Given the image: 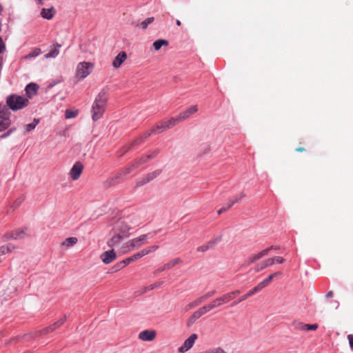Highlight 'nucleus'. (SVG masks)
Returning <instances> with one entry per match:
<instances>
[{"instance_id":"40","label":"nucleus","mask_w":353,"mask_h":353,"mask_svg":"<svg viewBox=\"0 0 353 353\" xmlns=\"http://www.w3.org/2000/svg\"><path fill=\"white\" fill-rule=\"evenodd\" d=\"M38 123H39V120L37 119H34L33 121V123L26 125L25 129H26V132H30L31 130H34Z\"/></svg>"},{"instance_id":"34","label":"nucleus","mask_w":353,"mask_h":353,"mask_svg":"<svg viewBox=\"0 0 353 353\" xmlns=\"http://www.w3.org/2000/svg\"><path fill=\"white\" fill-rule=\"evenodd\" d=\"M268 284L267 283V281L265 280L261 281L259 283H258L252 290H251L252 292H253V294H256L260 290H263L265 287H267Z\"/></svg>"},{"instance_id":"10","label":"nucleus","mask_w":353,"mask_h":353,"mask_svg":"<svg viewBox=\"0 0 353 353\" xmlns=\"http://www.w3.org/2000/svg\"><path fill=\"white\" fill-rule=\"evenodd\" d=\"M210 311V307H208V305L200 307L199 310L195 311L188 319L187 321V325L188 327L191 326L197 319Z\"/></svg>"},{"instance_id":"8","label":"nucleus","mask_w":353,"mask_h":353,"mask_svg":"<svg viewBox=\"0 0 353 353\" xmlns=\"http://www.w3.org/2000/svg\"><path fill=\"white\" fill-rule=\"evenodd\" d=\"M177 123L174 117L167 120H163L151 128V132L154 134H159L163 131L172 128Z\"/></svg>"},{"instance_id":"11","label":"nucleus","mask_w":353,"mask_h":353,"mask_svg":"<svg viewBox=\"0 0 353 353\" xmlns=\"http://www.w3.org/2000/svg\"><path fill=\"white\" fill-rule=\"evenodd\" d=\"M83 165L80 161L76 162L70 170V172H69L70 177L73 181L78 180L80 178L81 175L83 172Z\"/></svg>"},{"instance_id":"56","label":"nucleus","mask_w":353,"mask_h":353,"mask_svg":"<svg viewBox=\"0 0 353 353\" xmlns=\"http://www.w3.org/2000/svg\"><path fill=\"white\" fill-rule=\"evenodd\" d=\"M274 278V275H272V274L269 275V276L264 280L265 281H267V283L269 285Z\"/></svg>"},{"instance_id":"51","label":"nucleus","mask_w":353,"mask_h":353,"mask_svg":"<svg viewBox=\"0 0 353 353\" xmlns=\"http://www.w3.org/2000/svg\"><path fill=\"white\" fill-rule=\"evenodd\" d=\"M205 297H204V296H201L199 298H197L196 299H195L196 302L197 303L198 305H200L201 303H202L203 302H204L205 301Z\"/></svg>"},{"instance_id":"35","label":"nucleus","mask_w":353,"mask_h":353,"mask_svg":"<svg viewBox=\"0 0 353 353\" xmlns=\"http://www.w3.org/2000/svg\"><path fill=\"white\" fill-rule=\"evenodd\" d=\"M268 284L267 283V281L265 280L261 281L259 283H258L252 290H251L252 292H253V294H256L260 290H263L265 287H267Z\"/></svg>"},{"instance_id":"52","label":"nucleus","mask_w":353,"mask_h":353,"mask_svg":"<svg viewBox=\"0 0 353 353\" xmlns=\"http://www.w3.org/2000/svg\"><path fill=\"white\" fill-rule=\"evenodd\" d=\"M215 293H216V291L212 290V291L207 292L203 296H204V297H205V299H208V298L212 296Z\"/></svg>"},{"instance_id":"47","label":"nucleus","mask_w":353,"mask_h":353,"mask_svg":"<svg viewBox=\"0 0 353 353\" xmlns=\"http://www.w3.org/2000/svg\"><path fill=\"white\" fill-rule=\"evenodd\" d=\"M296 328L299 330L305 331V324L301 322L295 323Z\"/></svg>"},{"instance_id":"7","label":"nucleus","mask_w":353,"mask_h":353,"mask_svg":"<svg viewBox=\"0 0 353 353\" xmlns=\"http://www.w3.org/2000/svg\"><path fill=\"white\" fill-rule=\"evenodd\" d=\"M11 113L5 106L0 105V132H2L10 127Z\"/></svg>"},{"instance_id":"38","label":"nucleus","mask_w":353,"mask_h":353,"mask_svg":"<svg viewBox=\"0 0 353 353\" xmlns=\"http://www.w3.org/2000/svg\"><path fill=\"white\" fill-rule=\"evenodd\" d=\"M41 53V50L39 48H34L31 52L27 54L25 58L26 59H31L39 56Z\"/></svg>"},{"instance_id":"63","label":"nucleus","mask_w":353,"mask_h":353,"mask_svg":"<svg viewBox=\"0 0 353 353\" xmlns=\"http://www.w3.org/2000/svg\"><path fill=\"white\" fill-rule=\"evenodd\" d=\"M165 270H163V266L158 270V271H159V272H162V271H165Z\"/></svg>"},{"instance_id":"33","label":"nucleus","mask_w":353,"mask_h":353,"mask_svg":"<svg viewBox=\"0 0 353 353\" xmlns=\"http://www.w3.org/2000/svg\"><path fill=\"white\" fill-rule=\"evenodd\" d=\"M159 248L158 245H152L150 247H148L146 248H144L140 251L142 256H144L145 255L149 254L151 252H155Z\"/></svg>"},{"instance_id":"23","label":"nucleus","mask_w":353,"mask_h":353,"mask_svg":"<svg viewBox=\"0 0 353 353\" xmlns=\"http://www.w3.org/2000/svg\"><path fill=\"white\" fill-rule=\"evenodd\" d=\"M123 239L125 238L124 236H122L119 234L114 232L112 238L109 239L108 241L107 242V245L110 248L115 247L118 245Z\"/></svg>"},{"instance_id":"26","label":"nucleus","mask_w":353,"mask_h":353,"mask_svg":"<svg viewBox=\"0 0 353 353\" xmlns=\"http://www.w3.org/2000/svg\"><path fill=\"white\" fill-rule=\"evenodd\" d=\"M78 241L77 238L76 237H69L65 239L64 241L62 242L61 246L65 247L66 249L72 247Z\"/></svg>"},{"instance_id":"49","label":"nucleus","mask_w":353,"mask_h":353,"mask_svg":"<svg viewBox=\"0 0 353 353\" xmlns=\"http://www.w3.org/2000/svg\"><path fill=\"white\" fill-rule=\"evenodd\" d=\"M16 130V128H10L9 130H8V132L5 134H3L2 136H1V138H6L8 136H10L11 134H12L14 131Z\"/></svg>"},{"instance_id":"12","label":"nucleus","mask_w":353,"mask_h":353,"mask_svg":"<svg viewBox=\"0 0 353 353\" xmlns=\"http://www.w3.org/2000/svg\"><path fill=\"white\" fill-rule=\"evenodd\" d=\"M161 173V171L160 170H157L155 171H153L152 172L147 174L143 177H142L137 181L136 186L137 187L142 186V185L149 183L154 179L157 178Z\"/></svg>"},{"instance_id":"44","label":"nucleus","mask_w":353,"mask_h":353,"mask_svg":"<svg viewBox=\"0 0 353 353\" xmlns=\"http://www.w3.org/2000/svg\"><path fill=\"white\" fill-rule=\"evenodd\" d=\"M318 324H305V331L316 330L318 328Z\"/></svg>"},{"instance_id":"32","label":"nucleus","mask_w":353,"mask_h":353,"mask_svg":"<svg viewBox=\"0 0 353 353\" xmlns=\"http://www.w3.org/2000/svg\"><path fill=\"white\" fill-rule=\"evenodd\" d=\"M52 10H53V8H50V9L43 8L41 11V15L44 19H51L53 17Z\"/></svg>"},{"instance_id":"42","label":"nucleus","mask_w":353,"mask_h":353,"mask_svg":"<svg viewBox=\"0 0 353 353\" xmlns=\"http://www.w3.org/2000/svg\"><path fill=\"white\" fill-rule=\"evenodd\" d=\"M222 236L219 235L210 241L208 242L209 246L210 248H213L214 245H216L221 240Z\"/></svg>"},{"instance_id":"61","label":"nucleus","mask_w":353,"mask_h":353,"mask_svg":"<svg viewBox=\"0 0 353 353\" xmlns=\"http://www.w3.org/2000/svg\"><path fill=\"white\" fill-rule=\"evenodd\" d=\"M281 272H276L272 274V275H274V278L281 275Z\"/></svg>"},{"instance_id":"43","label":"nucleus","mask_w":353,"mask_h":353,"mask_svg":"<svg viewBox=\"0 0 353 353\" xmlns=\"http://www.w3.org/2000/svg\"><path fill=\"white\" fill-rule=\"evenodd\" d=\"M26 335H23V336H14V337H12L10 340H8L6 343V345H11V344H13V343H18L23 337H24Z\"/></svg>"},{"instance_id":"1","label":"nucleus","mask_w":353,"mask_h":353,"mask_svg":"<svg viewBox=\"0 0 353 353\" xmlns=\"http://www.w3.org/2000/svg\"><path fill=\"white\" fill-rule=\"evenodd\" d=\"M108 101V93L105 89H102L96 96L92 105V119L97 121L104 114Z\"/></svg>"},{"instance_id":"60","label":"nucleus","mask_w":353,"mask_h":353,"mask_svg":"<svg viewBox=\"0 0 353 353\" xmlns=\"http://www.w3.org/2000/svg\"><path fill=\"white\" fill-rule=\"evenodd\" d=\"M332 295H333V292H332V291H330V292H328L327 293L326 296H327V298H330V297H332Z\"/></svg>"},{"instance_id":"54","label":"nucleus","mask_w":353,"mask_h":353,"mask_svg":"<svg viewBox=\"0 0 353 353\" xmlns=\"http://www.w3.org/2000/svg\"><path fill=\"white\" fill-rule=\"evenodd\" d=\"M5 50V44L2 40V39L0 37V53L3 52Z\"/></svg>"},{"instance_id":"13","label":"nucleus","mask_w":353,"mask_h":353,"mask_svg":"<svg viewBox=\"0 0 353 353\" xmlns=\"http://www.w3.org/2000/svg\"><path fill=\"white\" fill-rule=\"evenodd\" d=\"M130 229V226L128 225L125 221H119L116 224L114 230V232L119 234L125 238H128L129 236V231Z\"/></svg>"},{"instance_id":"57","label":"nucleus","mask_w":353,"mask_h":353,"mask_svg":"<svg viewBox=\"0 0 353 353\" xmlns=\"http://www.w3.org/2000/svg\"><path fill=\"white\" fill-rule=\"evenodd\" d=\"M125 265H123V263H121V261H120L119 263H118L115 267L117 268V270H119V269H121L123 268V267H125Z\"/></svg>"},{"instance_id":"28","label":"nucleus","mask_w":353,"mask_h":353,"mask_svg":"<svg viewBox=\"0 0 353 353\" xmlns=\"http://www.w3.org/2000/svg\"><path fill=\"white\" fill-rule=\"evenodd\" d=\"M161 284H162V283H161V282H157V283L151 284L147 287H144V288H141V290L137 292V293H138L139 294L145 293L146 292H148L149 290H152L156 288L161 286Z\"/></svg>"},{"instance_id":"20","label":"nucleus","mask_w":353,"mask_h":353,"mask_svg":"<svg viewBox=\"0 0 353 353\" xmlns=\"http://www.w3.org/2000/svg\"><path fill=\"white\" fill-rule=\"evenodd\" d=\"M127 59V54L125 52H120L114 59L112 61V66L114 68H119Z\"/></svg>"},{"instance_id":"45","label":"nucleus","mask_w":353,"mask_h":353,"mask_svg":"<svg viewBox=\"0 0 353 353\" xmlns=\"http://www.w3.org/2000/svg\"><path fill=\"white\" fill-rule=\"evenodd\" d=\"M196 306H198V304L196 302V301L194 300L192 302H191V303H188V305H186V306L185 307V311H188L190 309H192L193 307H195Z\"/></svg>"},{"instance_id":"3","label":"nucleus","mask_w":353,"mask_h":353,"mask_svg":"<svg viewBox=\"0 0 353 353\" xmlns=\"http://www.w3.org/2000/svg\"><path fill=\"white\" fill-rule=\"evenodd\" d=\"M7 105L13 111H17L26 107L29 100L22 96L11 94L6 98Z\"/></svg>"},{"instance_id":"55","label":"nucleus","mask_w":353,"mask_h":353,"mask_svg":"<svg viewBox=\"0 0 353 353\" xmlns=\"http://www.w3.org/2000/svg\"><path fill=\"white\" fill-rule=\"evenodd\" d=\"M245 194L243 192L240 193L239 194L236 195L234 199H237V202H239L240 200H241Z\"/></svg>"},{"instance_id":"30","label":"nucleus","mask_w":353,"mask_h":353,"mask_svg":"<svg viewBox=\"0 0 353 353\" xmlns=\"http://www.w3.org/2000/svg\"><path fill=\"white\" fill-rule=\"evenodd\" d=\"M152 45L155 50H159L163 46H168V41L165 39H158L155 41Z\"/></svg>"},{"instance_id":"9","label":"nucleus","mask_w":353,"mask_h":353,"mask_svg":"<svg viewBox=\"0 0 353 353\" xmlns=\"http://www.w3.org/2000/svg\"><path fill=\"white\" fill-rule=\"evenodd\" d=\"M5 236L6 239H12L14 240L24 239L27 237L30 236V233L27 228L25 229H17L7 233Z\"/></svg>"},{"instance_id":"4","label":"nucleus","mask_w":353,"mask_h":353,"mask_svg":"<svg viewBox=\"0 0 353 353\" xmlns=\"http://www.w3.org/2000/svg\"><path fill=\"white\" fill-rule=\"evenodd\" d=\"M94 63L91 62H87V61H81L79 62L76 68L75 72V76L76 78L81 81L84 79H85L88 76H89L93 69H94Z\"/></svg>"},{"instance_id":"16","label":"nucleus","mask_w":353,"mask_h":353,"mask_svg":"<svg viewBox=\"0 0 353 353\" xmlns=\"http://www.w3.org/2000/svg\"><path fill=\"white\" fill-rule=\"evenodd\" d=\"M198 111L197 105H192L183 112H181L176 117H174L177 123L188 119L192 114Z\"/></svg>"},{"instance_id":"46","label":"nucleus","mask_w":353,"mask_h":353,"mask_svg":"<svg viewBox=\"0 0 353 353\" xmlns=\"http://www.w3.org/2000/svg\"><path fill=\"white\" fill-rule=\"evenodd\" d=\"M209 249H210V247L209 246L208 243H207L205 245L198 247L197 251L203 252L207 251Z\"/></svg>"},{"instance_id":"64","label":"nucleus","mask_w":353,"mask_h":353,"mask_svg":"<svg viewBox=\"0 0 353 353\" xmlns=\"http://www.w3.org/2000/svg\"><path fill=\"white\" fill-rule=\"evenodd\" d=\"M272 246L274 247V248L272 250H277V249H279V248L276 247V246H274V245H272Z\"/></svg>"},{"instance_id":"50","label":"nucleus","mask_w":353,"mask_h":353,"mask_svg":"<svg viewBox=\"0 0 353 353\" xmlns=\"http://www.w3.org/2000/svg\"><path fill=\"white\" fill-rule=\"evenodd\" d=\"M347 339L349 341L350 348L353 350V334H348Z\"/></svg>"},{"instance_id":"5","label":"nucleus","mask_w":353,"mask_h":353,"mask_svg":"<svg viewBox=\"0 0 353 353\" xmlns=\"http://www.w3.org/2000/svg\"><path fill=\"white\" fill-rule=\"evenodd\" d=\"M134 168L128 167L115 175L107 179L104 182L106 188L117 185L125 180V176L130 173Z\"/></svg>"},{"instance_id":"39","label":"nucleus","mask_w":353,"mask_h":353,"mask_svg":"<svg viewBox=\"0 0 353 353\" xmlns=\"http://www.w3.org/2000/svg\"><path fill=\"white\" fill-rule=\"evenodd\" d=\"M254 294H253V292H252L251 290H250L248 293H246L245 294L241 296L238 301H235L234 303H232V306H234V305H236V304L242 302L243 301H245V299H247L248 298H249L250 296H252Z\"/></svg>"},{"instance_id":"53","label":"nucleus","mask_w":353,"mask_h":353,"mask_svg":"<svg viewBox=\"0 0 353 353\" xmlns=\"http://www.w3.org/2000/svg\"><path fill=\"white\" fill-rule=\"evenodd\" d=\"M236 202H237V199H233L230 200L226 208L228 209L230 208Z\"/></svg>"},{"instance_id":"25","label":"nucleus","mask_w":353,"mask_h":353,"mask_svg":"<svg viewBox=\"0 0 353 353\" xmlns=\"http://www.w3.org/2000/svg\"><path fill=\"white\" fill-rule=\"evenodd\" d=\"M61 45L59 43L54 44L53 49L45 55L46 59L55 58L59 54V48Z\"/></svg>"},{"instance_id":"27","label":"nucleus","mask_w":353,"mask_h":353,"mask_svg":"<svg viewBox=\"0 0 353 353\" xmlns=\"http://www.w3.org/2000/svg\"><path fill=\"white\" fill-rule=\"evenodd\" d=\"M141 257H143V256L139 251V252L132 255L131 256L121 261V263H123V265H127L129 263H130L131 262L138 260V259H141Z\"/></svg>"},{"instance_id":"36","label":"nucleus","mask_w":353,"mask_h":353,"mask_svg":"<svg viewBox=\"0 0 353 353\" xmlns=\"http://www.w3.org/2000/svg\"><path fill=\"white\" fill-rule=\"evenodd\" d=\"M78 110L67 109L65 112V117L66 119L75 118L78 115Z\"/></svg>"},{"instance_id":"41","label":"nucleus","mask_w":353,"mask_h":353,"mask_svg":"<svg viewBox=\"0 0 353 353\" xmlns=\"http://www.w3.org/2000/svg\"><path fill=\"white\" fill-rule=\"evenodd\" d=\"M154 21V17H148L145 21L141 22V26L142 29L145 30L148 28V25L152 23Z\"/></svg>"},{"instance_id":"59","label":"nucleus","mask_w":353,"mask_h":353,"mask_svg":"<svg viewBox=\"0 0 353 353\" xmlns=\"http://www.w3.org/2000/svg\"><path fill=\"white\" fill-rule=\"evenodd\" d=\"M228 210V208L226 207H223V208H221L219 211H218V214H221L223 212H225Z\"/></svg>"},{"instance_id":"31","label":"nucleus","mask_w":353,"mask_h":353,"mask_svg":"<svg viewBox=\"0 0 353 353\" xmlns=\"http://www.w3.org/2000/svg\"><path fill=\"white\" fill-rule=\"evenodd\" d=\"M14 249L15 246L12 244H8L7 245H3L0 247V256L6 253L11 252Z\"/></svg>"},{"instance_id":"2","label":"nucleus","mask_w":353,"mask_h":353,"mask_svg":"<svg viewBox=\"0 0 353 353\" xmlns=\"http://www.w3.org/2000/svg\"><path fill=\"white\" fill-rule=\"evenodd\" d=\"M148 239V234H141V236L134 238L126 243L123 244L121 247L120 250L123 254L128 253L146 244Z\"/></svg>"},{"instance_id":"17","label":"nucleus","mask_w":353,"mask_h":353,"mask_svg":"<svg viewBox=\"0 0 353 353\" xmlns=\"http://www.w3.org/2000/svg\"><path fill=\"white\" fill-rule=\"evenodd\" d=\"M157 336V332L154 330H145L139 332L138 338L142 341H152Z\"/></svg>"},{"instance_id":"19","label":"nucleus","mask_w":353,"mask_h":353,"mask_svg":"<svg viewBox=\"0 0 353 353\" xmlns=\"http://www.w3.org/2000/svg\"><path fill=\"white\" fill-rule=\"evenodd\" d=\"M100 258L105 264H109L116 259L117 255L114 250H111L102 253Z\"/></svg>"},{"instance_id":"21","label":"nucleus","mask_w":353,"mask_h":353,"mask_svg":"<svg viewBox=\"0 0 353 353\" xmlns=\"http://www.w3.org/2000/svg\"><path fill=\"white\" fill-rule=\"evenodd\" d=\"M159 151L158 150H155L154 152H152L150 154H148V155H145V156H143L141 157V158H139V159H137L132 165H130V167L131 168H134V169H136L139 165L141 164H143V163H145L148 161V160L152 159V158H154V157H156L158 154Z\"/></svg>"},{"instance_id":"15","label":"nucleus","mask_w":353,"mask_h":353,"mask_svg":"<svg viewBox=\"0 0 353 353\" xmlns=\"http://www.w3.org/2000/svg\"><path fill=\"white\" fill-rule=\"evenodd\" d=\"M273 248H274L273 246H270V247H269V248H268L266 249H264V250H261L259 253L250 255L246 259V262H247L248 265H250V264L254 263L255 261L261 259L263 256L268 255L269 252L270 250H272V249H273Z\"/></svg>"},{"instance_id":"37","label":"nucleus","mask_w":353,"mask_h":353,"mask_svg":"<svg viewBox=\"0 0 353 353\" xmlns=\"http://www.w3.org/2000/svg\"><path fill=\"white\" fill-rule=\"evenodd\" d=\"M152 134H154V132H151V129L150 130H148V131H145L144 132L141 136L139 138H138L136 141H135V143L137 144L138 143H141L144 139H147L148 137H149Z\"/></svg>"},{"instance_id":"14","label":"nucleus","mask_w":353,"mask_h":353,"mask_svg":"<svg viewBox=\"0 0 353 353\" xmlns=\"http://www.w3.org/2000/svg\"><path fill=\"white\" fill-rule=\"evenodd\" d=\"M198 336L196 334H192L183 343V344L179 347L178 350L181 353H184L192 348L197 339Z\"/></svg>"},{"instance_id":"29","label":"nucleus","mask_w":353,"mask_h":353,"mask_svg":"<svg viewBox=\"0 0 353 353\" xmlns=\"http://www.w3.org/2000/svg\"><path fill=\"white\" fill-rule=\"evenodd\" d=\"M181 262V260L180 258L174 259L170 261L169 262H168L167 263H165L163 266V270L171 269L172 268L174 267L176 265L179 264Z\"/></svg>"},{"instance_id":"24","label":"nucleus","mask_w":353,"mask_h":353,"mask_svg":"<svg viewBox=\"0 0 353 353\" xmlns=\"http://www.w3.org/2000/svg\"><path fill=\"white\" fill-rule=\"evenodd\" d=\"M272 265H273V259H272L271 258L267 259L256 265L255 271L259 272H260Z\"/></svg>"},{"instance_id":"62","label":"nucleus","mask_w":353,"mask_h":353,"mask_svg":"<svg viewBox=\"0 0 353 353\" xmlns=\"http://www.w3.org/2000/svg\"><path fill=\"white\" fill-rule=\"evenodd\" d=\"M176 23L178 26H180L181 25V22L179 20H176Z\"/></svg>"},{"instance_id":"58","label":"nucleus","mask_w":353,"mask_h":353,"mask_svg":"<svg viewBox=\"0 0 353 353\" xmlns=\"http://www.w3.org/2000/svg\"><path fill=\"white\" fill-rule=\"evenodd\" d=\"M295 150L298 152H305L306 149L303 147H299V148H296Z\"/></svg>"},{"instance_id":"6","label":"nucleus","mask_w":353,"mask_h":353,"mask_svg":"<svg viewBox=\"0 0 353 353\" xmlns=\"http://www.w3.org/2000/svg\"><path fill=\"white\" fill-rule=\"evenodd\" d=\"M240 293L239 290H234L228 293L223 294L221 296L218 297L211 301L209 304H207L208 307H210V311L215 307H219L223 304L229 303L232 299L234 298V296Z\"/></svg>"},{"instance_id":"22","label":"nucleus","mask_w":353,"mask_h":353,"mask_svg":"<svg viewBox=\"0 0 353 353\" xmlns=\"http://www.w3.org/2000/svg\"><path fill=\"white\" fill-rule=\"evenodd\" d=\"M39 85L34 83L28 84L25 88L26 94L28 99L32 98L37 94Z\"/></svg>"},{"instance_id":"48","label":"nucleus","mask_w":353,"mask_h":353,"mask_svg":"<svg viewBox=\"0 0 353 353\" xmlns=\"http://www.w3.org/2000/svg\"><path fill=\"white\" fill-rule=\"evenodd\" d=\"M271 259H273V264L274 263H283L285 261V259L281 256H274Z\"/></svg>"},{"instance_id":"18","label":"nucleus","mask_w":353,"mask_h":353,"mask_svg":"<svg viewBox=\"0 0 353 353\" xmlns=\"http://www.w3.org/2000/svg\"><path fill=\"white\" fill-rule=\"evenodd\" d=\"M66 321V316H64L61 319H60L58 321L55 322L54 324L43 329L42 330H40L39 332V334H47L48 333H50L57 328H59L61 325L64 323V322Z\"/></svg>"}]
</instances>
